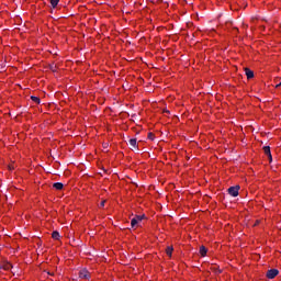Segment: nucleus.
<instances>
[{
    "instance_id": "nucleus-7",
    "label": "nucleus",
    "mask_w": 281,
    "mask_h": 281,
    "mask_svg": "<svg viewBox=\"0 0 281 281\" xmlns=\"http://www.w3.org/2000/svg\"><path fill=\"white\" fill-rule=\"evenodd\" d=\"M172 251H175V248L172 246H168L166 249L167 256L172 257Z\"/></svg>"
},
{
    "instance_id": "nucleus-6",
    "label": "nucleus",
    "mask_w": 281,
    "mask_h": 281,
    "mask_svg": "<svg viewBox=\"0 0 281 281\" xmlns=\"http://www.w3.org/2000/svg\"><path fill=\"white\" fill-rule=\"evenodd\" d=\"M245 74H246L248 79L254 78V72L251 71V69L245 68Z\"/></svg>"
},
{
    "instance_id": "nucleus-17",
    "label": "nucleus",
    "mask_w": 281,
    "mask_h": 281,
    "mask_svg": "<svg viewBox=\"0 0 281 281\" xmlns=\"http://www.w3.org/2000/svg\"><path fill=\"white\" fill-rule=\"evenodd\" d=\"M48 276H52V273H50V272H48Z\"/></svg>"
},
{
    "instance_id": "nucleus-2",
    "label": "nucleus",
    "mask_w": 281,
    "mask_h": 281,
    "mask_svg": "<svg viewBox=\"0 0 281 281\" xmlns=\"http://www.w3.org/2000/svg\"><path fill=\"white\" fill-rule=\"evenodd\" d=\"M239 190H240L239 186L231 187V188H228V194H231V196H238Z\"/></svg>"
},
{
    "instance_id": "nucleus-13",
    "label": "nucleus",
    "mask_w": 281,
    "mask_h": 281,
    "mask_svg": "<svg viewBox=\"0 0 281 281\" xmlns=\"http://www.w3.org/2000/svg\"><path fill=\"white\" fill-rule=\"evenodd\" d=\"M31 100L35 102V104H41V99L38 97H31Z\"/></svg>"
},
{
    "instance_id": "nucleus-16",
    "label": "nucleus",
    "mask_w": 281,
    "mask_h": 281,
    "mask_svg": "<svg viewBox=\"0 0 281 281\" xmlns=\"http://www.w3.org/2000/svg\"><path fill=\"white\" fill-rule=\"evenodd\" d=\"M148 137L149 139H153V133H149Z\"/></svg>"
},
{
    "instance_id": "nucleus-14",
    "label": "nucleus",
    "mask_w": 281,
    "mask_h": 281,
    "mask_svg": "<svg viewBox=\"0 0 281 281\" xmlns=\"http://www.w3.org/2000/svg\"><path fill=\"white\" fill-rule=\"evenodd\" d=\"M60 0H50V4H52V7L53 8H56V5H58V2H59Z\"/></svg>"
},
{
    "instance_id": "nucleus-4",
    "label": "nucleus",
    "mask_w": 281,
    "mask_h": 281,
    "mask_svg": "<svg viewBox=\"0 0 281 281\" xmlns=\"http://www.w3.org/2000/svg\"><path fill=\"white\" fill-rule=\"evenodd\" d=\"M79 278H82L83 280H89V278H91V276L89 274V270L82 269L79 272Z\"/></svg>"
},
{
    "instance_id": "nucleus-12",
    "label": "nucleus",
    "mask_w": 281,
    "mask_h": 281,
    "mask_svg": "<svg viewBox=\"0 0 281 281\" xmlns=\"http://www.w3.org/2000/svg\"><path fill=\"white\" fill-rule=\"evenodd\" d=\"M3 269H5V271H10V269H14V267L12 266V263L8 262L3 266Z\"/></svg>"
},
{
    "instance_id": "nucleus-11",
    "label": "nucleus",
    "mask_w": 281,
    "mask_h": 281,
    "mask_svg": "<svg viewBox=\"0 0 281 281\" xmlns=\"http://www.w3.org/2000/svg\"><path fill=\"white\" fill-rule=\"evenodd\" d=\"M52 236L55 240H58V238H60V233H58V231H55L53 232Z\"/></svg>"
},
{
    "instance_id": "nucleus-5",
    "label": "nucleus",
    "mask_w": 281,
    "mask_h": 281,
    "mask_svg": "<svg viewBox=\"0 0 281 281\" xmlns=\"http://www.w3.org/2000/svg\"><path fill=\"white\" fill-rule=\"evenodd\" d=\"M263 153L269 157V160L272 161L273 157L271 156V147L265 146L263 147Z\"/></svg>"
},
{
    "instance_id": "nucleus-9",
    "label": "nucleus",
    "mask_w": 281,
    "mask_h": 281,
    "mask_svg": "<svg viewBox=\"0 0 281 281\" xmlns=\"http://www.w3.org/2000/svg\"><path fill=\"white\" fill-rule=\"evenodd\" d=\"M53 188H55V190H63L64 184L61 182H56L53 184Z\"/></svg>"
},
{
    "instance_id": "nucleus-1",
    "label": "nucleus",
    "mask_w": 281,
    "mask_h": 281,
    "mask_svg": "<svg viewBox=\"0 0 281 281\" xmlns=\"http://www.w3.org/2000/svg\"><path fill=\"white\" fill-rule=\"evenodd\" d=\"M278 273H280V271L278 269H270V270H268L266 276L269 280H273V278H276V276H278Z\"/></svg>"
},
{
    "instance_id": "nucleus-8",
    "label": "nucleus",
    "mask_w": 281,
    "mask_h": 281,
    "mask_svg": "<svg viewBox=\"0 0 281 281\" xmlns=\"http://www.w3.org/2000/svg\"><path fill=\"white\" fill-rule=\"evenodd\" d=\"M130 146H131L132 148H137V139L131 138V139H130Z\"/></svg>"
},
{
    "instance_id": "nucleus-10",
    "label": "nucleus",
    "mask_w": 281,
    "mask_h": 281,
    "mask_svg": "<svg viewBox=\"0 0 281 281\" xmlns=\"http://www.w3.org/2000/svg\"><path fill=\"white\" fill-rule=\"evenodd\" d=\"M200 254H201V256L205 257V255L207 254V248H205V246H201Z\"/></svg>"
},
{
    "instance_id": "nucleus-15",
    "label": "nucleus",
    "mask_w": 281,
    "mask_h": 281,
    "mask_svg": "<svg viewBox=\"0 0 281 281\" xmlns=\"http://www.w3.org/2000/svg\"><path fill=\"white\" fill-rule=\"evenodd\" d=\"M104 203H106V201H102V202L100 203V207H104Z\"/></svg>"
},
{
    "instance_id": "nucleus-3",
    "label": "nucleus",
    "mask_w": 281,
    "mask_h": 281,
    "mask_svg": "<svg viewBox=\"0 0 281 281\" xmlns=\"http://www.w3.org/2000/svg\"><path fill=\"white\" fill-rule=\"evenodd\" d=\"M143 220L144 215H136L134 218H132L131 226L135 227V225H137V223H142Z\"/></svg>"
}]
</instances>
